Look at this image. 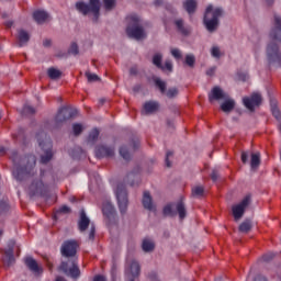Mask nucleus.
<instances>
[{"label": "nucleus", "instance_id": "38", "mask_svg": "<svg viewBox=\"0 0 281 281\" xmlns=\"http://www.w3.org/2000/svg\"><path fill=\"white\" fill-rule=\"evenodd\" d=\"M82 131H85V127L82 126V124L80 123L72 124V133L76 137H78V135H80Z\"/></svg>", "mask_w": 281, "mask_h": 281}, {"label": "nucleus", "instance_id": "30", "mask_svg": "<svg viewBox=\"0 0 281 281\" xmlns=\"http://www.w3.org/2000/svg\"><path fill=\"white\" fill-rule=\"evenodd\" d=\"M47 74L50 80H58L63 76V72L56 68H48Z\"/></svg>", "mask_w": 281, "mask_h": 281}, {"label": "nucleus", "instance_id": "37", "mask_svg": "<svg viewBox=\"0 0 281 281\" xmlns=\"http://www.w3.org/2000/svg\"><path fill=\"white\" fill-rule=\"evenodd\" d=\"M205 189L201 186L192 188V196H203Z\"/></svg>", "mask_w": 281, "mask_h": 281}, {"label": "nucleus", "instance_id": "33", "mask_svg": "<svg viewBox=\"0 0 281 281\" xmlns=\"http://www.w3.org/2000/svg\"><path fill=\"white\" fill-rule=\"evenodd\" d=\"M164 59V56L161 54H156L153 57V65L157 67L158 69H161L164 71V65L161 64V60Z\"/></svg>", "mask_w": 281, "mask_h": 281}, {"label": "nucleus", "instance_id": "18", "mask_svg": "<svg viewBox=\"0 0 281 281\" xmlns=\"http://www.w3.org/2000/svg\"><path fill=\"white\" fill-rule=\"evenodd\" d=\"M226 98L227 94H225V92H223V89H221V87L218 86L214 87L209 94L210 102H212L213 100H225Z\"/></svg>", "mask_w": 281, "mask_h": 281}, {"label": "nucleus", "instance_id": "44", "mask_svg": "<svg viewBox=\"0 0 281 281\" xmlns=\"http://www.w3.org/2000/svg\"><path fill=\"white\" fill-rule=\"evenodd\" d=\"M211 56H213V58H221V48H218V46H213L211 49Z\"/></svg>", "mask_w": 281, "mask_h": 281}, {"label": "nucleus", "instance_id": "28", "mask_svg": "<svg viewBox=\"0 0 281 281\" xmlns=\"http://www.w3.org/2000/svg\"><path fill=\"white\" fill-rule=\"evenodd\" d=\"M94 153H95L97 159H102L106 157V145H98L95 147Z\"/></svg>", "mask_w": 281, "mask_h": 281}, {"label": "nucleus", "instance_id": "55", "mask_svg": "<svg viewBox=\"0 0 281 281\" xmlns=\"http://www.w3.org/2000/svg\"><path fill=\"white\" fill-rule=\"evenodd\" d=\"M164 69H167V71H172V63L170 61H166Z\"/></svg>", "mask_w": 281, "mask_h": 281}, {"label": "nucleus", "instance_id": "3", "mask_svg": "<svg viewBox=\"0 0 281 281\" xmlns=\"http://www.w3.org/2000/svg\"><path fill=\"white\" fill-rule=\"evenodd\" d=\"M75 8L83 16H90L92 23H98V21H100V10L102 8V2H100V0H88V3L78 1L76 2Z\"/></svg>", "mask_w": 281, "mask_h": 281}, {"label": "nucleus", "instance_id": "48", "mask_svg": "<svg viewBox=\"0 0 281 281\" xmlns=\"http://www.w3.org/2000/svg\"><path fill=\"white\" fill-rule=\"evenodd\" d=\"M170 157H172V151H167L166 158H165V164L167 168H171L172 164L170 162Z\"/></svg>", "mask_w": 281, "mask_h": 281}, {"label": "nucleus", "instance_id": "1", "mask_svg": "<svg viewBox=\"0 0 281 281\" xmlns=\"http://www.w3.org/2000/svg\"><path fill=\"white\" fill-rule=\"evenodd\" d=\"M78 249L80 244L76 239H67L60 246L61 258H64L58 267L67 278L78 280L80 278V266L78 265Z\"/></svg>", "mask_w": 281, "mask_h": 281}, {"label": "nucleus", "instance_id": "32", "mask_svg": "<svg viewBox=\"0 0 281 281\" xmlns=\"http://www.w3.org/2000/svg\"><path fill=\"white\" fill-rule=\"evenodd\" d=\"M85 76L90 85L93 82H100V77L97 74H93V72L87 70L85 72Z\"/></svg>", "mask_w": 281, "mask_h": 281}, {"label": "nucleus", "instance_id": "6", "mask_svg": "<svg viewBox=\"0 0 281 281\" xmlns=\"http://www.w3.org/2000/svg\"><path fill=\"white\" fill-rule=\"evenodd\" d=\"M106 225L112 238H117L120 236V227L117 226V211L110 201L106 202Z\"/></svg>", "mask_w": 281, "mask_h": 281}, {"label": "nucleus", "instance_id": "19", "mask_svg": "<svg viewBox=\"0 0 281 281\" xmlns=\"http://www.w3.org/2000/svg\"><path fill=\"white\" fill-rule=\"evenodd\" d=\"M175 25L182 36H190L191 29L190 26H186V23L183 22V19L175 20Z\"/></svg>", "mask_w": 281, "mask_h": 281}, {"label": "nucleus", "instance_id": "26", "mask_svg": "<svg viewBox=\"0 0 281 281\" xmlns=\"http://www.w3.org/2000/svg\"><path fill=\"white\" fill-rule=\"evenodd\" d=\"M142 249L145 254H150V251H155V241L150 238L143 239Z\"/></svg>", "mask_w": 281, "mask_h": 281}, {"label": "nucleus", "instance_id": "14", "mask_svg": "<svg viewBox=\"0 0 281 281\" xmlns=\"http://www.w3.org/2000/svg\"><path fill=\"white\" fill-rule=\"evenodd\" d=\"M243 104L248 109V111H256V106L262 104V95L260 93H252L250 97H245L243 99Z\"/></svg>", "mask_w": 281, "mask_h": 281}, {"label": "nucleus", "instance_id": "25", "mask_svg": "<svg viewBox=\"0 0 281 281\" xmlns=\"http://www.w3.org/2000/svg\"><path fill=\"white\" fill-rule=\"evenodd\" d=\"M176 210L178 212L180 221H183V218L188 216V211L186 210V203H183V200L177 202Z\"/></svg>", "mask_w": 281, "mask_h": 281}, {"label": "nucleus", "instance_id": "36", "mask_svg": "<svg viewBox=\"0 0 281 281\" xmlns=\"http://www.w3.org/2000/svg\"><path fill=\"white\" fill-rule=\"evenodd\" d=\"M36 113V109L30 104H24L22 109V115H34Z\"/></svg>", "mask_w": 281, "mask_h": 281}, {"label": "nucleus", "instance_id": "53", "mask_svg": "<svg viewBox=\"0 0 281 281\" xmlns=\"http://www.w3.org/2000/svg\"><path fill=\"white\" fill-rule=\"evenodd\" d=\"M116 271H117V267L114 263L113 267H112V270H111L112 281H115Z\"/></svg>", "mask_w": 281, "mask_h": 281}, {"label": "nucleus", "instance_id": "51", "mask_svg": "<svg viewBox=\"0 0 281 281\" xmlns=\"http://www.w3.org/2000/svg\"><path fill=\"white\" fill-rule=\"evenodd\" d=\"M241 161L243 164H247L249 161V154L247 151L241 153Z\"/></svg>", "mask_w": 281, "mask_h": 281}, {"label": "nucleus", "instance_id": "2", "mask_svg": "<svg viewBox=\"0 0 281 281\" xmlns=\"http://www.w3.org/2000/svg\"><path fill=\"white\" fill-rule=\"evenodd\" d=\"M10 158L13 161L12 176L16 181L21 182L29 179V177H34V172H36V156L27 155L21 157L18 150H12Z\"/></svg>", "mask_w": 281, "mask_h": 281}, {"label": "nucleus", "instance_id": "4", "mask_svg": "<svg viewBox=\"0 0 281 281\" xmlns=\"http://www.w3.org/2000/svg\"><path fill=\"white\" fill-rule=\"evenodd\" d=\"M223 16V8H215L212 4L206 7L203 23L207 30V32H216L218 29V19Z\"/></svg>", "mask_w": 281, "mask_h": 281}, {"label": "nucleus", "instance_id": "50", "mask_svg": "<svg viewBox=\"0 0 281 281\" xmlns=\"http://www.w3.org/2000/svg\"><path fill=\"white\" fill-rule=\"evenodd\" d=\"M131 148H132V150H137L139 148V139H137V138L132 139Z\"/></svg>", "mask_w": 281, "mask_h": 281}, {"label": "nucleus", "instance_id": "61", "mask_svg": "<svg viewBox=\"0 0 281 281\" xmlns=\"http://www.w3.org/2000/svg\"><path fill=\"white\" fill-rule=\"evenodd\" d=\"M105 102H106V99L104 98L99 99V106H104Z\"/></svg>", "mask_w": 281, "mask_h": 281}, {"label": "nucleus", "instance_id": "29", "mask_svg": "<svg viewBox=\"0 0 281 281\" xmlns=\"http://www.w3.org/2000/svg\"><path fill=\"white\" fill-rule=\"evenodd\" d=\"M239 232L241 234H249L251 232V221L246 220L239 225Z\"/></svg>", "mask_w": 281, "mask_h": 281}, {"label": "nucleus", "instance_id": "41", "mask_svg": "<svg viewBox=\"0 0 281 281\" xmlns=\"http://www.w3.org/2000/svg\"><path fill=\"white\" fill-rule=\"evenodd\" d=\"M68 54H71L72 56H78V54H80L77 43H71V45L68 49Z\"/></svg>", "mask_w": 281, "mask_h": 281}, {"label": "nucleus", "instance_id": "21", "mask_svg": "<svg viewBox=\"0 0 281 281\" xmlns=\"http://www.w3.org/2000/svg\"><path fill=\"white\" fill-rule=\"evenodd\" d=\"M270 111L273 115V117L280 122L281 121V111L280 108H278V101L276 99H270Z\"/></svg>", "mask_w": 281, "mask_h": 281}, {"label": "nucleus", "instance_id": "54", "mask_svg": "<svg viewBox=\"0 0 281 281\" xmlns=\"http://www.w3.org/2000/svg\"><path fill=\"white\" fill-rule=\"evenodd\" d=\"M254 281H268L267 278L262 274H257Z\"/></svg>", "mask_w": 281, "mask_h": 281}, {"label": "nucleus", "instance_id": "10", "mask_svg": "<svg viewBox=\"0 0 281 281\" xmlns=\"http://www.w3.org/2000/svg\"><path fill=\"white\" fill-rule=\"evenodd\" d=\"M115 196L119 205L120 213L122 215L128 212V191L124 183H119L115 189Z\"/></svg>", "mask_w": 281, "mask_h": 281}, {"label": "nucleus", "instance_id": "42", "mask_svg": "<svg viewBox=\"0 0 281 281\" xmlns=\"http://www.w3.org/2000/svg\"><path fill=\"white\" fill-rule=\"evenodd\" d=\"M165 216H175V212L172 211V204H167L162 210Z\"/></svg>", "mask_w": 281, "mask_h": 281}, {"label": "nucleus", "instance_id": "40", "mask_svg": "<svg viewBox=\"0 0 281 281\" xmlns=\"http://www.w3.org/2000/svg\"><path fill=\"white\" fill-rule=\"evenodd\" d=\"M165 94L167 95V98H169L170 100H172V98H177V95H179V89L177 88H169Z\"/></svg>", "mask_w": 281, "mask_h": 281}, {"label": "nucleus", "instance_id": "64", "mask_svg": "<svg viewBox=\"0 0 281 281\" xmlns=\"http://www.w3.org/2000/svg\"><path fill=\"white\" fill-rule=\"evenodd\" d=\"M5 25H7V27H12V25H14V22L8 21V22L5 23Z\"/></svg>", "mask_w": 281, "mask_h": 281}, {"label": "nucleus", "instance_id": "31", "mask_svg": "<svg viewBox=\"0 0 281 281\" xmlns=\"http://www.w3.org/2000/svg\"><path fill=\"white\" fill-rule=\"evenodd\" d=\"M258 166H260V154H258V153L251 154L250 167L252 168V170H256V168H258Z\"/></svg>", "mask_w": 281, "mask_h": 281}, {"label": "nucleus", "instance_id": "9", "mask_svg": "<svg viewBox=\"0 0 281 281\" xmlns=\"http://www.w3.org/2000/svg\"><path fill=\"white\" fill-rule=\"evenodd\" d=\"M89 236L88 239L93 241L95 239V224L91 223V220L89 216H87V212H85V209L80 211L79 221H78V229L82 234L89 229Z\"/></svg>", "mask_w": 281, "mask_h": 281}, {"label": "nucleus", "instance_id": "5", "mask_svg": "<svg viewBox=\"0 0 281 281\" xmlns=\"http://www.w3.org/2000/svg\"><path fill=\"white\" fill-rule=\"evenodd\" d=\"M127 27L126 34L128 38H135V41H142V38H146V32L144 27L139 26V16L136 14H131L126 18Z\"/></svg>", "mask_w": 281, "mask_h": 281}, {"label": "nucleus", "instance_id": "52", "mask_svg": "<svg viewBox=\"0 0 281 281\" xmlns=\"http://www.w3.org/2000/svg\"><path fill=\"white\" fill-rule=\"evenodd\" d=\"M212 181H218V172L216 170H213L211 173Z\"/></svg>", "mask_w": 281, "mask_h": 281}, {"label": "nucleus", "instance_id": "16", "mask_svg": "<svg viewBox=\"0 0 281 281\" xmlns=\"http://www.w3.org/2000/svg\"><path fill=\"white\" fill-rule=\"evenodd\" d=\"M142 203L145 210H148L149 212H157V206L153 203V196L149 191H145L143 193Z\"/></svg>", "mask_w": 281, "mask_h": 281}, {"label": "nucleus", "instance_id": "60", "mask_svg": "<svg viewBox=\"0 0 281 281\" xmlns=\"http://www.w3.org/2000/svg\"><path fill=\"white\" fill-rule=\"evenodd\" d=\"M113 155V150L111 149V147L106 148V157H112Z\"/></svg>", "mask_w": 281, "mask_h": 281}, {"label": "nucleus", "instance_id": "24", "mask_svg": "<svg viewBox=\"0 0 281 281\" xmlns=\"http://www.w3.org/2000/svg\"><path fill=\"white\" fill-rule=\"evenodd\" d=\"M98 137H100V130L93 128L88 135L87 145L93 146L98 142Z\"/></svg>", "mask_w": 281, "mask_h": 281}, {"label": "nucleus", "instance_id": "56", "mask_svg": "<svg viewBox=\"0 0 281 281\" xmlns=\"http://www.w3.org/2000/svg\"><path fill=\"white\" fill-rule=\"evenodd\" d=\"M216 72V67H211L206 70V76H213Z\"/></svg>", "mask_w": 281, "mask_h": 281}, {"label": "nucleus", "instance_id": "43", "mask_svg": "<svg viewBox=\"0 0 281 281\" xmlns=\"http://www.w3.org/2000/svg\"><path fill=\"white\" fill-rule=\"evenodd\" d=\"M71 212V209L67 205L61 206L55 214V218L58 217V214H69Z\"/></svg>", "mask_w": 281, "mask_h": 281}, {"label": "nucleus", "instance_id": "35", "mask_svg": "<svg viewBox=\"0 0 281 281\" xmlns=\"http://www.w3.org/2000/svg\"><path fill=\"white\" fill-rule=\"evenodd\" d=\"M120 155L125 159V161H131V150H128V147L122 146L120 148Z\"/></svg>", "mask_w": 281, "mask_h": 281}, {"label": "nucleus", "instance_id": "39", "mask_svg": "<svg viewBox=\"0 0 281 281\" xmlns=\"http://www.w3.org/2000/svg\"><path fill=\"white\" fill-rule=\"evenodd\" d=\"M186 65H188V67H194V64L196 63V57H194V55L189 54L186 56L184 59Z\"/></svg>", "mask_w": 281, "mask_h": 281}, {"label": "nucleus", "instance_id": "34", "mask_svg": "<svg viewBox=\"0 0 281 281\" xmlns=\"http://www.w3.org/2000/svg\"><path fill=\"white\" fill-rule=\"evenodd\" d=\"M155 82V86L159 89L160 93L164 95L166 94V81L159 79V78H156L154 80Z\"/></svg>", "mask_w": 281, "mask_h": 281}, {"label": "nucleus", "instance_id": "45", "mask_svg": "<svg viewBox=\"0 0 281 281\" xmlns=\"http://www.w3.org/2000/svg\"><path fill=\"white\" fill-rule=\"evenodd\" d=\"M10 210V205L4 201H0V214H5Z\"/></svg>", "mask_w": 281, "mask_h": 281}, {"label": "nucleus", "instance_id": "27", "mask_svg": "<svg viewBox=\"0 0 281 281\" xmlns=\"http://www.w3.org/2000/svg\"><path fill=\"white\" fill-rule=\"evenodd\" d=\"M234 106H236V102L232 99L226 100L221 104V109L224 113H232V111H234Z\"/></svg>", "mask_w": 281, "mask_h": 281}, {"label": "nucleus", "instance_id": "62", "mask_svg": "<svg viewBox=\"0 0 281 281\" xmlns=\"http://www.w3.org/2000/svg\"><path fill=\"white\" fill-rule=\"evenodd\" d=\"M164 3V0H155L154 1V4L156 5V7H159V5H161Z\"/></svg>", "mask_w": 281, "mask_h": 281}, {"label": "nucleus", "instance_id": "47", "mask_svg": "<svg viewBox=\"0 0 281 281\" xmlns=\"http://www.w3.org/2000/svg\"><path fill=\"white\" fill-rule=\"evenodd\" d=\"M276 258V255L273 252H268L262 256L263 262H270V260H273Z\"/></svg>", "mask_w": 281, "mask_h": 281}, {"label": "nucleus", "instance_id": "63", "mask_svg": "<svg viewBox=\"0 0 281 281\" xmlns=\"http://www.w3.org/2000/svg\"><path fill=\"white\" fill-rule=\"evenodd\" d=\"M128 177H133V179H135V177H137V175L135 173V171H132L131 173L127 175V179Z\"/></svg>", "mask_w": 281, "mask_h": 281}, {"label": "nucleus", "instance_id": "8", "mask_svg": "<svg viewBox=\"0 0 281 281\" xmlns=\"http://www.w3.org/2000/svg\"><path fill=\"white\" fill-rule=\"evenodd\" d=\"M43 171H41L40 177L32 180L29 186L30 196H46L48 192L47 184L43 181Z\"/></svg>", "mask_w": 281, "mask_h": 281}, {"label": "nucleus", "instance_id": "23", "mask_svg": "<svg viewBox=\"0 0 281 281\" xmlns=\"http://www.w3.org/2000/svg\"><path fill=\"white\" fill-rule=\"evenodd\" d=\"M49 14L46 11L37 10L33 13V19L36 21V23H45L47 21V18Z\"/></svg>", "mask_w": 281, "mask_h": 281}, {"label": "nucleus", "instance_id": "59", "mask_svg": "<svg viewBox=\"0 0 281 281\" xmlns=\"http://www.w3.org/2000/svg\"><path fill=\"white\" fill-rule=\"evenodd\" d=\"M238 77H239V80H243V82H245L247 78H249L247 74H239Z\"/></svg>", "mask_w": 281, "mask_h": 281}, {"label": "nucleus", "instance_id": "12", "mask_svg": "<svg viewBox=\"0 0 281 281\" xmlns=\"http://www.w3.org/2000/svg\"><path fill=\"white\" fill-rule=\"evenodd\" d=\"M249 203H251V195H246L240 203L233 206V216L235 221H240V217L245 215V210L249 207Z\"/></svg>", "mask_w": 281, "mask_h": 281}, {"label": "nucleus", "instance_id": "13", "mask_svg": "<svg viewBox=\"0 0 281 281\" xmlns=\"http://www.w3.org/2000/svg\"><path fill=\"white\" fill-rule=\"evenodd\" d=\"M16 246V241L14 239H10L7 249L4 250V257L2 258L3 265L5 267H12L16 259L14 258V247Z\"/></svg>", "mask_w": 281, "mask_h": 281}, {"label": "nucleus", "instance_id": "17", "mask_svg": "<svg viewBox=\"0 0 281 281\" xmlns=\"http://www.w3.org/2000/svg\"><path fill=\"white\" fill-rule=\"evenodd\" d=\"M159 111V102L157 101H147L143 105V115H150L153 113H157Z\"/></svg>", "mask_w": 281, "mask_h": 281}, {"label": "nucleus", "instance_id": "46", "mask_svg": "<svg viewBox=\"0 0 281 281\" xmlns=\"http://www.w3.org/2000/svg\"><path fill=\"white\" fill-rule=\"evenodd\" d=\"M171 56H173L176 60H180V58H182L181 50L179 48L171 49Z\"/></svg>", "mask_w": 281, "mask_h": 281}, {"label": "nucleus", "instance_id": "57", "mask_svg": "<svg viewBox=\"0 0 281 281\" xmlns=\"http://www.w3.org/2000/svg\"><path fill=\"white\" fill-rule=\"evenodd\" d=\"M43 47H52V40H49V38L44 40Z\"/></svg>", "mask_w": 281, "mask_h": 281}, {"label": "nucleus", "instance_id": "15", "mask_svg": "<svg viewBox=\"0 0 281 281\" xmlns=\"http://www.w3.org/2000/svg\"><path fill=\"white\" fill-rule=\"evenodd\" d=\"M24 265L35 278L43 276V267L38 266V262H36L32 256L24 258Z\"/></svg>", "mask_w": 281, "mask_h": 281}, {"label": "nucleus", "instance_id": "22", "mask_svg": "<svg viewBox=\"0 0 281 281\" xmlns=\"http://www.w3.org/2000/svg\"><path fill=\"white\" fill-rule=\"evenodd\" d=\"M182 5L188 14H194L196 12V0H184Z\"/></svg>", "mask_w": 281, "mask_h": 281}, {"label": "nucleus", "instance_id": "11", "mask_svg": "<svg viewBox=\"0 0 281 281\" xmlns=\"http://www.w3.org/2000/svg\"><path fill=\"white\" fill-rule=\"evenodd\" d=\"M78 114V110L69 109V108H60L55 117V122L58 125L67 122V120H71V117H76Z\"/></svg>", "mask_w": 281, "mask_h": 281}, {"label": "nucleus", "instance_id": "20", "mask_svg": "<svg viewBox=\"0 0 281 281\" xmlns=\"http://www.w3.org/2000/svg\"><path fill=\"white\" fill-rule=\"evenodd\" d=\"M18 40H19V47H25L27 43H30V33L27 31L20 29L18 31Z\"/></svg>", "mask_w": 281, "mask_h": 281}, {"label": "nucleus", "instance_id": "7", "mask_svg": "<svg viewBox=\"0 0 281 281\" xmlns=\"http://www.w3.org/2000/svg\"><path fill=\"white\" fill-rule=\"evenodd\" d=\"M38 146L44 150V155L41 156L42 164H49L54 154L52 153V139L47 138V134L40 133L36 135Z\"/></svg>", "mask_w": 281, "mask_h": 281}, {"label": "nucleus", "instance_id": "58", "mask_svg": "<svg viewBox=\"0 0 281 281\" xmlns=\"http://www.w3.org/2000/svg\"><path fill=\"white\" fill-rule=\"evenodd\" d=\"M93 281H106V278H104V276L98 274L93 278Z\"/></svg>", "mask_w": 281, "mask_h": 281}, {"label": "nucleus", "instance_id": "49", "mask_svg": "<svg viewBox=\"0 0 281 281\" xmlns=\"http://www.w3.org/2000/svg\"><path fill=\"white\" fill-rule=\"evenodd\" d=\"M116 0H106V12L113 10L115 8Z\"/></svg>", "mask_w": 281, "mask_h": 281}]
</instances>
